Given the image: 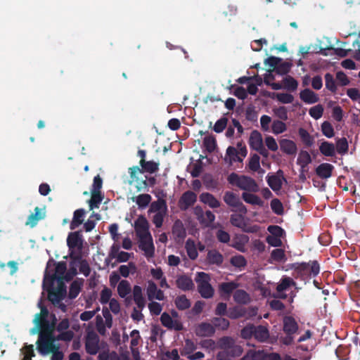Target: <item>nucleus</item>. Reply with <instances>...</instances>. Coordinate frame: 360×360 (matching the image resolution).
Instances as JSON below:
<instances>
[{"mask_svg":"<svg viewBox=\"0 0 360 360\" xmlns=\"http://www.w3.org/2000/svg\"><path fill=\"white\" fill-rule=\"evenodd\" d=\"M53 328L44 330L41 333H39L38 340L36 342L37 349L41 355H46L53 352L54 349H58V347L54 344L56 340L55 336L53 334Z\"/></svg>","mask_w":360,"mask_h":360,"instance_id":"1","label":"nucleus"},{"mask_svg":"<svg viewBox=\"0 0 360 360\" xmlns=\"http://www.w3.org/2000/svg\"><path fill=\"white\" fill-rule=\"evenodd\" d=\"M227 181L230 184L236 186L247 192L257 193L259 190V187L255 180L248 176L238 175L235 172H232L229 175Z\"/></svg>","mask_w":360,"mask_h":360,"instance_id":"2","label":"nucleus"},{"mask_svg":"<svg viewBox=\"0 0 360 360\" xmlns=\"http://www.w3.org/2000/svg\"><path fill=\"white\" fill-rule=\"evenodd\" d=\"M292 268L297 276L302 279L309 277H315L320 272V265L316 260L309 262H301L293 264Z\"/></svg>","mask_w":360,"mask_h":360,"instance_id":"3","label":"nucleus"},{"mask_svg":"<svg viewBox=\"0 0 360 360\" xmlns=\"http://www.w3.org/2000/svg\"><path fill=\"white\" fill-rule=\"evenodd\" d=\"M195 281L198 283V290L200 295L205 299H209L214 295V288L210 283V276L205 272H198Z\"/></svg>","mask_w":360,"mask_h":360,"instance_id":"4","label":"nucleus"},{"mask_svg":"<svg viewBox=\"0 0 360 360\" xmlns=\"http://www.w3.org/2000/svg\"><path fill=\"white\" fill-rule=\"evenodd\" d=\"M54 284L51 286L49 285H43V288L48 292V299L54 306L60 304L61 300L65 297L66 294V287L63 283L58 284L57 288L53 287Z\"/></svg>","mask_w":360,"mask_h":360,"instance_id":"5","label":"nucleus"},{"mask_svg":"<svg viewBox=\"0 0 360 360\" xmlns=\"http://www.w3.org/2000/svg\"><path fill=\"white\" fill-rule=\"evenodd\" d=\"M99 336L94 331L88 332L85 338V349L90 355L96 354L100 350Z\"/></svg>","mask_w":360,"mask_h":360,"instance_id":"6","label":"nucleus"},{"mask_svg":"<svg viewBox=\"0 0 360 360\" xmlns=\"http://www.w3.org/2000/svg\"><path fill=\"white\" fill-rule=\"evenodd\" d=\"M134 229L136 235L139 238H150L151 234L149 231V223L144 216L140 215L135 220Z\"/></svg>","mask_w":360,"mask_h":360,"instance_id":"7","label":"nucleus"},{"mask_svg":"<svg viewBox=\"0 0 360 360\" xmlns=\"http://www.w3.org/2000/svg\"><path fill=\"white\" fill-rule=\"evenodd\" d=\"M224 201L230 207L237 208L240 212L245 214L247 208L240 201L238 195L231 191H226L224 195Z\"/></svg>","mask_w":360,"mask_h":360,"instance_id":"8","label":"nucleus"},{"mask_svg":"<svg viewBox=\"0 0 360 360\" xmlns=\"http://www.w3.org/2000/svg\"><path fill=\"white\" fill-rule=\"evenodd\" d=\"M197 200V195L191 191L184 192L179 200V207L181 210L186 211L193 206Z\"/></svg>","mask_w":360,"mask_h":360,"instance_id":"9","label":"nucleus"},{"mask_svg":"<svg viewBox=\"0 0 360 360\" xmlns=\"http://www.w3.org/2000/svg\"><path fill=\"white\" fill-rule=\"evenodd\" d=\"M56 262L54 261L53 259H49L47 264L46 267L44 271V276L43 279V285H51L54 284L56 281Z\"/></svg>","mask_w":360,"mask_h":360,"instance_id":"10","label":"nucleus"},{"mask_svg":"<svg viewBox=\"0 0 360 360\" xmlns=\"http://www.w3.org/2000/svg\"><path fill=\"white\" fill-rule=\"evenodd\" d=\"M243 352L242 347H235L231 350L221 349L216 355L217 360H231L233 358L240 356Z\"/></svg>","mask_w":360,"mask_h":360,"instance_id":"11","label":"nucleus"},{"mask_svg":"<svg viewBox=\"0 0 360 360\" xmlns=\"http://www.w3.org/2000/svg\"><path fill=\"white\" fill-rule=\"evenodd\" d=\"M38 305L41 309V311L40 313L36 314L34 322L41 323L44 325V326H45V328L47 326L48 328H53V324H50L49 321L46 319L49 315V310L47 309L46 307L42 304L41 300L39 302Z\"/></svg>","mask_w":360,"mask_h":360,"instance_id":"12","label":"nucleus"},{"mask_svg":"<svg viewBox=\"0 0 360 360\" xmlns=\"http://www.w3.org/2000/svg\"><path fill=\"white\" fill-rule=\"evenodd\" d=\"M298 329V324L292 316H287L283 318V330L286 335H295Z\"/></svg>","mask_w":360,"mask_h":360,"instance_id":"13","label":"nucleus"},{"mask_svg":"<svg viewBox=\"0 0 360 360\" xmlns=\"http://www.w3.org/2000/svg\"><path fill=\"white\" fill-rule=\"evenodd\" d=\"M195 332L198 337H211L214 334L215 329L212 323L202 322L197 326Z\"/></svg>","mask_w":360,"mask_h":360,"instance_id":"14","label":"nucleus"},{"mask_svg":"<svg viewBox=\"0 0 360 360\" xmlns=\"http://www.w3.org/2000/svg\"><path fill=\"white\" fill-rule=\"evenodd\" d=\"M238 287V283L234 281L221 283L219 285V295L223 298H229Z\"/></svg>","mask_w":360,"mask_h":360,"instance_id":"15","label":"nucleus"},{"mask_svg":"<svg viewBox=\"0 0 360 360\" xmlns=\"http://www.w3.org/2000/svg\"><path fill=\"white\" fill-rule=\"evenodd\" d=\"M176 287L183 291L192 290L194 288V283L191 277L183 274L177 276L176 279Z\"/></svg>","mask_w":360,"mask_h":360,"instance_id":"16","label":"nucleus"},{"mask_svg":"<svg viewBox=\"0 0 360 360\" xmlns=\"http://www.w3.org/2000/svg\"><path fill=\"white\" fill-rule=\"evenodd\" d=\"M139 248L144 251L146 257H152L154 255L155 247L153 242L152 236L145 238H139Z\"/></svg>","mask_w":360,"mask_h":360,"instance_id":"17","label":"nucleus"},{"mask_svg":"<svg viewBox=\"0 0 360 360\" xmlns=\"http://www.w3.org/2000/svg\"><path fill=\"white\" fill-rule=\"evenodd\" d=\"M334 167L330 163H321L315 169L316 175L323 179H327L332 176Z\"/></svg>","mask_w":360,"mask_h":360,"instance_id":"18","label":"nucleus"},{"mask_svg":"<svg viewBox=\"0 0 360 360\" xmlns=\"http://www.w3.org/2000/svg\"><path fill=\"white\" fill-rule=\"evenodd\" d=\"M45 217L46 212L39 207H36L34 208V212L29 215L25 224L33 228L37 224L39 220L44 219Z\"/></svg>","mask_w":360,"mask_h":360,"instance_id":"19","label":"nucleus"},{"mask_svg":"<svg viewBox=\"0 0 360 360\" xmlns=\"http://www.w3.org/2000/svg\"><path fill=\"white\" fill-rule=\"evenodd\" d=\"M281 150L287 155H295L297 148L296 143L290 139H283L279 141Z\"/></svg>","mask_w":360,"mask_h":360,"instance_id":"20","label":"nucleus"},{"mask_svg":"<svg viewBox=\"0 0 360 360\" xmlns=\"http://www.w3.org/2000/svg\"><path fill=\"white\" fill-rule=\"evenodd\" d=\"M86 211L83 208L76 210L73 213L72 220L70 224V229L75 230L84 222Z\"/></svg>","mask_w":360,"mask_h":360,"instance_id":"21","label":"nucleus"},{"mask_svg":"<svg viewBox=\"0 0 360 360\" xmlns=\"http://www.w3.org/2000/svg\"><path fill=\"white\" fill-rule=\"evenodd\" d=\"M235 347H240L236 345L235 340L231 337L224 336L219 338L217 342L216 347L220 349L231 350Z\"/></svg>","mask_w":360,"mask_h":360,"instance_id":"22","label":"nucleus"},{"mask_svg":"<svg viewBox=\"0 0 360 360\" xmlns=\"http://www.w3.org/2000/svg\"><path fill=\"white\" fill-rule=\"evenodd\" d=\"M172 234L176 240H184L186 236V229L184 226L182 221L177 219L174 221L172 226Z\"/></svg>","mask_w":360,"mask_h":360,"instance_id":"23","label":"nucleus"},{"mask_svg":"<svg viewBox=\"0 0 360 360\" xmlns=\"http://www.w3.org/2000/svg\"><path fill=\"white\" fill-rule=\"evenodd\" d=\"M70 257L71 259L75 263H79V270L82 273H83L86 276H87L90 273V268L88 262L86 260L83 259L82 257L80 254L78 255H73L70 254Z\"/></svg>","mask_w":360,"mask_h":360,"instance_id":"24","label":"nucleus"},{"mask_svg":"<svg viewBox=\"0 0 360 360\" xmlns=\"http://www.w3.org/2000/svg\"><path fill=\"white\" fill-rule=\"evenodd\" d=\"M133 298L137 307L142 310L146 306V300L142 294V288L139 285H134L133 288Z\"/></svg>","mask_w":360,"mask_h":360,"instance_id":"25","label":"nucleus"},{"mask_svg":"<svg viewBox=\"0 0 360 360\" xmlns=\"http://www.w3.org/2000/svg\"><path fill=\"white\" fill-rule=\"evenodd\" d=\"M200 200L204 204L208 205L211 208H218L221 205L220 202L210 193H201Z\"/></svg>","mask_w":360,"mask_h":360,"instance_id":"26","label":"nucleus"},{"mask_svg":"<svg viewBox=\"0 0 360 360\" xmlns=\"http://www.w3.org/2000/svg\"><path fill=\"white\" fill-rule=\"evenodd\" d=\"M300 97L302 101L308 104L315 103L319 101L317 94L309 89H305L301 91Z\"/></svg>","mask_w":360,"mask_h":360,"instance_id":"27","label":"nucleus"},{"mask_svg":"<svg viewBox=\"0 0 360 360\" xmlns=\"http://www.w3.org/2000/svg\"><path fill=\"white\" fill-rule=\"evenodd\" d=\"M249 145L250 148L255 150L263 146L262 136L259 131L253 130L251 132L249 139Z\"/></svg>","mask_w":360,"mask_h":360,"instance_id":"28","label":"nucleus"},{"mask_svg":"<svg viewBox=\"0 0 360 360\" xmlns=\"http://www.w3.org/2000/svg\"><path fill=\"white\" fill-rule=\"evenodd\" d=\"M320 153L326 157H333L335 155V146L333 143L324 141L319 146Z\"/></svg>","mask_w":360,"mask_h":360,"instance_id":"29","label":"nucleus"},{"mask_svg":"<svg viewBox=\"0 0 360 360\" xmlns=\"http://www.w3.org/2000/svg\"><path fill=\"white\" fill-rule=\"evenodd\" d=\"M269 337V333L266 327L259 325L255 326L254 338L260 342H266Z\"/></svg>","mask_w":360,"mask_h":360,"instance_id":"30","label":"nucleus"},{"mask_svg":"<svg viewBox=\"0 0 360 360\" xmlns=\"http://www.w3.org/2000/svg\"><path fill=\"white\" fill-rule=\"evenodd\" d=\"M252 192H243L242 198L246 202L252 205L262 206L263 200L257 195L251 193Z\"/></svg>","mask_w":360,"mask_h":360,"instance_id":"31","label":"nucleus"},{"mask_svg":"<svg viewBox=\"0 0 360 360\" xmlns=\"http://www.w3.org/2000/svg\"><path fill=\"white\" fill-rule=\"evenodd\" d=\"M139 164L141 167V171L142 173L148 172L152 174L157 172L159 169V163L152 160L146 161V160H140Z\"/></svg>","mask_w":360,"mask_h":360,"instance_id":"32","label":"nucleus"},{"mask_svg":"<svg viewBox=\"0 0 360 360\" xmlns=\"http://www.w3.org/2000/svg\"><path fill=\"white\" fill-rule=\"evenodd\" d=\"M207 259L211 264L221 265L224 262L223 255L216 250H209L207 255Z\"/></svg>","mask_w":360,"mask_h":360,"instance_id":"33","label":"nucleus"},{"mask_svg":"<svg viewBox=\"0 0 360 360\" xmlns=\"http://www.w3.org/2000/svg\"><path fill=\"white\" fill-rule=\"evenodd\" d=\"M233 300L238 304H246L250 302L249 294L244 290H236L233 293Z\"/></svg>","mask_w":360,"mask_h":360,"instance_id":"34","label":"nucleus"},{"mask_svg":"<svg viewBox=\"0 0 360 360\" xmlns=\"http://www.w3.org/2000/svg\"><path fill=\"white\" fill-rule=\"evenodd\" d=\"M132 200L135 202L139 208H145L146 207L149 203L150 202L152 198L150 195L144 193L140 194L136 197H133Z\"/></svg>","mask_w":360,"mask_h":360,"instance_id":"35","label":"nucleus"},{"mask_svg":"<svg viewBox=\"0 0 360 360\" xmlns=\"http://www.w3.org/2000/svg\"><path fill=\"white\" fill-rule=\"evenodd\" d=\"M297 162L300 165L302 171L303 172L304 168L311 162V158L309 153L306 150H301L299 153Z\"/></svg>","mask_w":360,"mask_h":360,"instance_id":"36","label":"nucleus"},{"mask_svg":"<svg viewBox=\"0 0 360 360\" xmlns=\"http://www.w3.org/2000/svg\"><path fill=\"white\" fill-rule=\"evenodd\" d=\"M174 304L176 308L181 311L188 309L191 305V301L185 295L177 296L174 300Z\"/></svg>","mask_w":360,"mask_h":360,"instance_id":"37","label":"nucleus"},{"mask_svg":"<svg viewBox=\"0 0 360 360\" xmlns=\"http://www.w3.org/2000/svg\"><path fill=\"white\" fill-rule=\"evenodd\" d=\"M296 283L292 278L290 277H283L281 278L280 283L276 286V291L278 292H282L287 290L290 286H295Z\"/></svg>","mask_w":360,"mask_h":360,"instance_id":"38","label":"nucleus"},{"mask_svg":"<svg viewBox=\"0 0 360 360\" xmlns=\"http://www.w3.org/2000/svg\"><path fill=\"white\" fill-rule=\"evenodd\" d=\"M131 288L130 283L127 280H122L117 285V293L122 298H124L131 292Z\"/></svg>","mask_w":360,"mask_h":360,"instance_id":"39","label":"nucleus"},{"mask_svg":"<svg viewBox=\"0 0 360 360\" xmlns=\"http://www.w3.org/2000/svg\"><path fill=\"white\" fill-rule=\"evenodd\" d=\"M298 134L306 147H311L314 144V140L313 136L305 129L300 128Z\"/></svg>","mask_w":360,"mask_h":360,"instance_id":"40","label":"nucleus"},{"mask_svg":"<svg viewBox=\"0 0 360 360\" xmlns=\"http://www.w3.org/2000/svg\"><path fill=\"white\" fill-rule=\"evenodd\" d=\"M246 312L245 308L236 306L229 309L227 316L231 319H237L245 316Z\"/></svg>","mask_w":360,"mask_h":360,"instance_id":"41","label":"nucleus"},{"mask_svg":"<svg viewBox=\"0 0 360 360\" xmlns=\"http://www.w3.org/2000/svg\"><path fill=\"white\" fill-rule=\"evenodd\" d=\"M82 240L79 233L77 231L70 233L67 238V244L70 248H75L81 245Z\"/></svg>","mask_w":360,"mask_h":360,"instance_id":"42","label":"nucleus"},{"mask_svg":"<svg viewBox=\"0 0 360 360\" xmlns=\"http://www.w3.org/2000/svg\"><path fill=\"white\" fill-rule=\"evenodd\" d=\"M82 286V282L79 281H74L70 285L68 297L70 299L76 298L79 294Z\"/></svg>","mask_w":360,"mask_h":360,"instance_id":"43","label":"nucleus"},{"mask_svg":"<svg viewBox=\"0 0 360 360\" xmlns=\"http://www.w3.org/2000/svg\"><path fill=\"white\" fill-rule=\"evenodd\" d=\"M227 157L229 158L230 164H232L233 162H241L243 161V158L239 156L238 151L233 146H229L226 149L225 160L227 159Z\"/></svg>","mask_w":360,"mask_h":360,"instance_id":"44","label":"nucleus"},{"mask_svg":"<svg viewBox=\"0 0 360 360\" xmlns=\"http://www.w3.org/2000/svg\"><path fill=\"white\" fill-rule=\"evenodd\" d=\"M203 146L207 153H212L217 148V140L214 136H207L203 139Z\"/></svg>","mask_w":360,"mask_h":360,"instance_id":"45","label":"nucleus"},{"mask_svg":"<svg viewBox=\"0 0 360 360\" xmlns=\"http://www.w3.org/2000/svg\"><path fill=\"white\" fill-rule=\"evenodd\" d=\"M91 197L89 200V210H92L94 208H98L104 196L101 193H91Z\"/></svg>","mask_w":360,"mask_h":360,"instance_id":"46","label":"nucleus"},{"mask_svg":"<svg viewBox=\"0 0 360 360\" xmlns=\"http://www.w3.org/2000/svg\"><path fill=\"white\" fill-rule=\"evenodd\" d=\"M259 160L260 158L257 154L252 155L248 163L249 169L253 172L259 171L260 173H264V170L261 169Z\"/></svg>","mask_w":360,"mask_h":360,"instance_id":"47","label":"nucleus"},{"mask_svg":"<svg viewBox=\"0 0 360 360\" xmlns=\"http://www.w3.org/2000/svg\"><path fill=\"white\" fill-rule=\"evenodd\" d=\"M212 322L214 329L217 328L221 330H227L230 325L228 319L221 317H214Z\"/></svg>","mask_w":360,"mask_h":360,"instance_id":"48","label":"nucleus"},{"mask_svg":"<svg viewBox=\"0 0 360 360\" xmlns=\"http://www.w3.org/2000/svg\"><path fill=\"white\" fill-rule=\"evenodd\" d=\"M335 150L340 154L345 155L348 152L349 146L346 138L342 137L336 141Z\"/></svg>","mask_w":360,"mask_h":360,"instance_id":"49","label":"nucleus"},{"mask_svg":"<svg viewBox=\"0 0 360 360\" xmlns=\"http://www.w3.org/2000/svg\"><path fill=\"white\" fill-rule=\"evenodd\" d=\"M267 183L270 188L274 191H279L282 187L281 179L276 175L267 176Z\"/></svg>","mask_w":360,"mask_h":360,"instance_id":"50","label":"nucleus"},{"mask_svg":"<svg viewBox=\"0 0 360 360\" xmlns=\"http://www.w3.org/2000/svg\"><path fill=\"white\" fill-rule=\"evenodd\" d=\"M136 271V266L134 262H129L128 265H121L119 267L120 275L124 278H127L130 273L134 274Z\"/></svg>","mask_w":360,"mask_h":360,"instance_id":"51","label":"nucleus"},{"mask_svg":"<svg viewBox=\"0 0 360 360\" xmlns=\"http://www.w3.org/2000/svg\"><path fill=\"white\" fill-rule=\"evenodd\" d=\"M167 212V205L164 200H158L151 203L148 212Z\"/></svg>","mask_w":360,"mask_h":360,"instance_id":"52","label":"nucleus"},{"mask_svg":"<svg viewBox=\"0 0 360 360\" xmlns=\"http://www.w3.org/2000/svg\"><path fill=\"white\" fill-rule=\"evenodd\" d=\"M248 240V237L247 236H242L240 239L234 240L233 243L230 245L232 248L236 249L237 250L244 252L245 251V245Z\"/></svg>","mask_w":360,"mask_h":360,"instance_id":"53","label":"nucleus"},{"mask_svg":"<svg viewBox=\"0 0 360 360\" xmlns=\"http://www.w3.org/2000/svg\"><path fill=\"white\" fill-rule=\"evenodd\" d=\"M283 82L285 89L290 91H294L297 88L298 82L291 76L285 77Z\"/></svg>","mask_w":360,"mask_h":360,"instance_id":"54","label":"nucleus"},{"mask_svg":"<svg viewBox=\"0 0 360 360\" xmlns=\"http://www.w3.org/2000/svg\"><path fill=\"white\" fill-rule=\"evenodd\" d=\"M322 134L327 138H332L335 135L334 129L331 123L324 121L321 126Z\"/></svg>","mask_w":360,"mask_h":360,"instance_id":"55","label":"nucleus"},{"mask_svg":"<svg viewBox=\"0 0 360 360\" xmlns=\"http://www.w3.org/2000/svg\"><path fill=\"white\" fill-rule=\"evenodd\" d=\"M255 326L253 324H248L240 331V337L245 340H249L254 337Z\"/></svg>","mask_w":360,"mask_h":360,"instance_id":"56","label":"nucleus"},{"mask_svg":"<svg viewBox=\"0 0 360 360\" xmlns=\"http://www.w3.org/2000/svg\"><path fill=\"white\" fill-rule=\"evenodd\" d=\"M272 132L275 134H279L286 131V124L281 120H274L271 125Z\"/></svg>","mask_w":360,"mask_h":360,"instance_id":"57","label":"nucleus"},{"mask_svg":"<svg viewBox=\"0 0 360 360\" xmlns=\"http://www.w3.org/2000/svg\"><path fill=\"white\" fill-rule=\"evenodd\" d=\"M324 77L326 82V88L330 91L331 92L335 93L337 91V86L333 75L330 73H326Z\"/></svg>","mask_w":360,"mask_h":360,"instance_id":"58","label":"nucleus"},{"mask_svg":"<svg viewBox=\"0 0 360 360\" xmlns=\"http://www.w3.org/2000/svg\"><path fill=\"white\" fill-rule=\"evenodd\" d=\"M67 269V265L65 262H56L55 272L56 280L62 279Z\"/></svg>","mask_w":360,"mask_h":360,"instance_id":"59","label":"nucleus"},{"mask_svg":"<svg viewBox=\"0 0 360 360\" xmlns=\"http://www.w3.org/2000/svg\"><path fill=\"white\" fill-rule=\"evenodd\" d=\"M231 264L236 267L242 268L247 265V261L244 256L241 255L233 256L230 260Z\"/></svg>","mask_w":360,"mask_h":360,"instance_id":"60","label":"nucleus"},{"mask_svg":"<svg viewBox=\"0 0 360 360\" xmlns=\"http://www.w3.org/2000/svg\"><path fill=\"white\" fill-rule=\"evenodd\" d=\"M271 208L272 211L278 214L281 215L283 213V206L282 202L278 198H274L271 201Z\"/></svg>","mask_w":360,"mask_h":360,"instance_id":"61","label":"nucleus"},{"mask_svg":"<svg viewBox=\"0 0 360 360\" xmlns=\"http://www.w3.org/2000/svg\"><path fill=\"white\" fill-rule=\"evenodd\" d=\"M227 122H228V119L226 117H223L220 118L215 122L214 127H213V130L216 133L222 132L226 127Z\"/></svg>","mask_w":360,"mask_h":360,"instance_id":"62","label":"nucleus"},{"mask_svg":"<svg viewBox=\"0 0 360 360\" xmlns=\"http://www.w3.org/2000/svg\"><path fill=\"white\" fill-rule=\"evenodd\" d=\"M22 352L24 354L22 360H32V358L35 356L33 345H25L22 349Z\"/></svg>","mask_w":360,"mask_h":360,"instance_id":"63","label":"nucleus"},{"mask_svg":"<svg viewBox=\"0 0 360 360\" xmlns=\"http://www.w3.org/2000/svg\"><path fill=\"white\" fill-rule=\"evenodd\" d=\"M258 357L259 360H281V355L276 352L265 354L260 351V354Z\"/></svg>","mask_w":360,"mask_h":360,"instance_id":"64","label":"nucleus"}]
</instances>
